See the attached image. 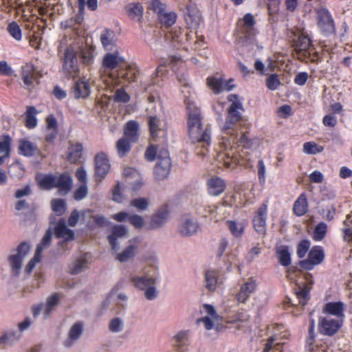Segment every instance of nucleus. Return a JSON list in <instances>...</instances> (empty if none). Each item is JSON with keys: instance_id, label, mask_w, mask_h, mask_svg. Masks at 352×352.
Returning a JSON list of instances; mask_svg holds the SVG:
<instances>
[{"instance_id": "cd10ccee", "label": "nucleus", "mask_w": 352, "mask_h": 352, "mask_svg": "<svg viewBox=\"0 0 352 352\" xmlns=\"http://www.w3.org/2000/svg\"><path fill=\"white\" fill-rule=\"evenodd\" d=\"M185 21L189 28L192 30L198 28L201 22L199 11L195 7H188L186 14H185Z\"/></svg>"}, {"instance_id": "9b49d317", "label": "nucleus", "mask_w": 352, "mask_h": 352, "mask_svg": "<svg viewBox=\"0 0 352 352\" xmlns=\"http://www.w3.org/2000/svg\"><path fill=\"white\" fill-rule=\"evenodd\" d=\"M343 322L340 319L333 318L331 316L320 317L318 328L320 333L324 336H332L342 327Z\"/></svg>"}, {"instance_id": "f8f14e48", "label": "nucleus", "mask_w": 352, "mask_h": 352, "mask_svg": "<svg viewBox=\"0 0 352 352\" xmlns=\"http://www.w3.org/2000/svg\"><path fill=\"white\" fill-rule=\"evenodd\" d=\"M170 211L167 204L160 206L150 217L148 228L158 230L162 228L170 218Z\"/></svg>"}, {"instance_id": "4c0bfd02", "label": "nucleus", "mask_w": 352, "mask_h": 352, "mask_svg": "<svg viewBox=\"0 0 352 352\" xmlns=\"http://www.w3.org/2000/svg\"><path fill=\"white\" fill-rule=\"evenodd\" d=\"M218 273L215 270H208L205 274V287L210 292L217 288Z\"/></svg>"}, {"instance_id": "8fccbe9b", "label": "nucleus", "mask_w": 352, "mask_h": 352, "mask_svg": "<svg viewBox=\"0 0 352 352\" xmlns=\"http://www.w3.org/2000/svg\"><path fill=\"white\" fill-rule=\"evenodd\" d=\"M20 153L25 156H32L36 151V146L28 140L20 141Z\"/></svg>"}, {"instance_id": "4468645a", "label": "nucleus", "mask_w": 352, "mask_h": 352, "mask_svg": "<svg viewBox=\"0 0 352 352\" xmlns=\"http://www.w3.org/2000/svg\"><path fill=\"white\" fill-rule=\"evenodd\" d=\"M267 217V205L263 204L254 212L252 219L255 231L260 235L265 236L266 233V219Z\"/></svg>"}, {"instance_id": "f3484780", "label": "nucleus", "mask_w": 352, "mask_h": 352, "mask_svg": "<svg viewBox=\"0 0 352 352\" xmlns=\"http://www.w3.org/2000/svg\"><path fill=\"white\" fill-rule=\"evenodd\" d=\"M257 285L256 280L253 278L248 279L241 285L240 289L236 295L237 301L240 303H246L250 296L255 292Z\"/></svg>"}, {"instance_id": "473e14b6", "label": "nucleus", "mask_w": 352, "mask_h": 352, "mask_svg": "<svg viewBox=\"0 0 352 352\" xmlns=\"http://www.w3.org/2000/svg\"><path fill=\"white\" fill-rule=\"evenodd\" d=\"M22 77L27 88H31L36 79L35 69L33 65L28 63L22 68Z\"/></svg>"}, {"instance_id": "338daca9", "label": "nucleus", "mask_w": 352, "mask_h": 352, "mask_svg": "<svg viewBox=\"0 0 352 352\" xmlns=\"http://www.w3.org/2000/svg\"><path fill=\"white\" fill-rule=\"evenodd\" d=\"M280 82L276 74H271L266 79V85L270 90H276L280 86Z\"/></svg>"}, {"instance_id": "f257e3e1", "label": "nucleus", "mask_w": 352, "mask_h": 352, "mask_svg": "<svg viewBox=\"0 0 352 352\" xmlns=\"http://www.w3.org/2000/svg\"><path fill=\"white\" fill-rule=\"evenodd\" d=\"M228 100L232 102V104L228 109L226 121L221 125L223 135L217 148L215 161L219 168L233 169L239 163L240 157H243L241 154H239L240 146L250 148L253 142L245 133L241 135L240 139L237 138L234 127L241 119L240 111L243 107L234 94L229 95Z\"/></svg>"}, {"instance_id": "c9c22d12", "label": "nucleus", "mask_w": 352, "mask_h": 352, "mask_svg": "<svg viewBox=\"0 0 352 352\" xmlns=\"http://www.w3.org/2000/svg\"><path fill=\"white\" fill-rule=\"evenodd\" d=\"M138 131V123L133 120L129 121L124 126V136L131 142H136L139 137Z\"/></svg>"}, {"instance_id": "b1692460", "label": "nucleus", "mask_w": 352, "mask_h": 352, "mask_svg": "<svg viewBox=\"0 0 352 352\" xmlns=\"http://www.w3.org/2000/svg\"><path fill=\"white\" fill-rule=\"evenodd\" d=\"M128 234L127 228L122 225H115L111 228V233L108 236V241L113 250H118L120 244L118 239L124 238Z\"/></svg>"}, {"instance_id": "f704fd0d", "label": "nucleus", "mask_w": 352, "mask_h": 352, "mask_svg": "<svg viewBox=\"0 0 352 352\" xmlns=\"http://www.w3.org/2000/svg\"><path fill=\"white\" fill-rule=\"evenodd\" d=\"M308 210L307 198L305 193H302L295 201L293 210L296 215L300 217L304 215Z\"/></svg>"}, {"instance_id": "864d4df0", "label": "nucleus", "mask_w": 352, "mask_h": 352, "mask_svg": "<svg viewBox=\"0 0 352 352\" xmlns=\"http://www.w3.org/2000/svg\"><path fill=\"white\" fill-rule=\"evenodd\" d=\"M7 30L10 36L17 41L22 40V31L20 26L15 21L10 23L8 25Z\"/></svg>"}, {"instance_id": "aec40b11", "label": "nucleus", "mask_w": 352, "mask_h": 352, "mask_svg": "<svg viewBox=\"0 0 352 352\" xmlns=\"http://www.w3.org/2000/svg\"><path fill=\"white\" fill-rule=\"evenodd\" d=\"M232 79L226 81L222 78L208 77L207 85L214 93L219 94L224 91L232 90L234 87V85L232 84Z\"/></svg>"}, {"instance_id": "bf43d9fd", "label": "nucleus", "mask_w": 352, "mask_h": 352, "mask_svg": "<svg viewBox=\"0 0 352 352\" xmlns=\"http://www.w3.org/2000/svg\"><path fill=\"white\" fill-rule=\"evenodd\" d=\"M130 205L139 211H144L148 208L149 200L145 197H139L132 199Z\"/></svg>"}, {"instance_id": "20e7f679", "label": "nucleus", "mask_w": 352, "mask_h": 352, "mask_svg": "<svg viewBox=\"0 0 352 352\" xmlns=\"http://www.w3.org/2000/svg\"><path fill=\"white\" fill-rule=\"evenodd\" d=\"M126 188H122L118 183L112 190V199L118 203H122L129 193L138 191L142 186V179L140 173L134 168H126L124 170Z\"/></svg>"}, {"instance_id": "7ed1b4c3", "label": "nucleus", "mask_w": 352, "mask_h": 352, "mask_svg": "<svg viewBox=\"0 0 352 352\" xmlns=\"http://www.w3.org/2000/svg\"><path fill=\"white\" fill-rule=\"evenodd\" d=\"M129 280L137 290L143 292L146 300L151 301L158 297L159 273L154 267H145L140 274H131Z\"/></svg>"}, {"instance_id": "37998d69", "label": "nucleus", "mask_w": 352, "mask_h": 352, "mask_svg": "<svg viewBox=\"0 0 352 352\" xmlns=\"http://www.w3.org/2000/svg\"><path fill=\"white\" fill-rule=\"evenodd\" d=\"M249 320V316L243 312L234 314L233 316L228 319L227 323L233 324L238 329H242Z\"/></svg>"}, {"instance_id": "774afa93", "label": "nucleus", "mask_w": 352, "mask_h": 352, "mask_svg": "<svg viewBox=\"0 0 352 352\" xmlns=\"http://www.w3.org/2000/svg\"><path fill=\"white\" fill-rule=\"evenodd\" d=\"M52 210L58 215L63 214L65 210V202L63 199H54L52 201Z\"/></svg>"}, {"instance_id": "0eeeda50", "label": "nucleus", "mask_w": 352, "mask_h": 352, "mask_svg": "<svg viewBox=\"0 0 352 352\" xmlns=\"http://www.w3.org/2000/svg\"><path fill=\"white\" fill-rule=\"evenodd\" d=\"M31 246L27 242L19 245L16 250L8 258L11 272L14 276H18L21 270L23 261L30 251Z\"/></svg>"}, {"instance_id": "6ab92c4d", "label": "nucleus", "mask_w": 352, "mask_h": 352, "mask_svg": "<svg viewBox=\"0 0 352 352\" xmlns=\"http://www.w3.org/2000/svg\"><path fill=\"white\" fill-rule=\"evenodd\" d=\"M91 93L89 79L83 77L76 80L72 87V94L76 98H85Z\"/></svg>"}, {"instance_id": "7c9ffc66", "label": "nucleus", "mask_w": 352, "mask_h": 352, "mask_svg": "<svg viewBox=\"0 0 352 352\" xmlns=\"http://www.w3.org/2000/svg\"><path fill=\"white\" fill-rule=\"evenodd\" d=\"M21 338V333L12 329L7 330L0 336V346H13Z\"/></svg>"}, {"instance_id": "13d9d810", "label": "nucleus", "mask_w": 352, "mask_h": 352, "mask_svg": "<svg viewBox=\"0 0 352 352\" xmlns=\"http://www.w3.org/2000/svg\"><path fill=\"white\" fill-rule=\"evenodd\" d=\"M161 23L166 26L172 25L176 21V14L174 12H167L166 10L158 15Z\"/></svg>"}, {"instance_id": "9d476101", "label": "nucleus", "mask_w": 352, "mask_h": 352, "mask_svg": "<svg viewBox=\"0 0 352 352\" xmlns=\"http://www.w3.org/2000/svg\"><path fill=\"white\" fill-rule=\"evenodd\" d=\"M170 159L167 149L162 148V152L157 154V160L154 169V175L158 180L166 179L170 169Z\"/></svg>"}, {"instance_id": "49530a36", "label": "nucleus", "mask_w": 352, "mask_h": 352, "mask_svg": "<svg viewBox=\"0 0 352 352\" xmlns=\"http://www.w3.org/2000/svg\"><path fill=\"white\" fill-rule=\"evenodd\" d=\"M314 336L309 335L307 338V349L309 352H332V351L325 344L320 345L314 344Z\"/></svg>"}, {"instance_id": "a19ab883", "label": "nucleus", "mask_w": 352, "mask_h": 352, "mask_svg": "<svg viewBox=\"0 0 352 352\" xmlns=\"http://www.w3.org/2000/svg\"><path fill=\"white\" fill-rule=\"evenodd\" d=\"M349 223H352V212L346 216L342 228L344 241L352 248V229L350 228Z\"/></svg>"}, {"instance_id": "4d7b16f0", "label": "nucleus", "mask_w": 352, "mask_h": 352, "mask_svg": "<svg viewBox=\"0 0 352 352\" xmlns=\"http://www.w3.org/2000/svg\"><path fill=\"white\" fill-rule=\"evenodd\" d=\"M36 110L33 107L28 108L26 111V119L25 123L26 126L29 129L34 128L37 124V120L36 118Z\"/></svg>"}, {"instance_id": "09e8293b", "label": "nucleus", "mask_w": 352, "mask_h": 352, "mask_svg": "<svg viewBox=\"0 0 352 352\" xmlns=\"http://www.w3.org/2000/svg\"><path fill=\"white\" fill-rule=\"evenodd\" d=\"M189 338V331L187 330H182L177 332L173 337V342L175 347L181 349L186 345Z\"/></svg>"}, {"instance_id": "5fc2aeb1", "label": "nucleus", "mask_w": 352, "mask_h": 352, "mask_svg": "<svg viewBox=\"0 0 352 352\" xmlns=\"http://www.w3.org/2000/svg\"><path fill=\"white\" fill-rule=\"evenodd\" d=\"M89 213H90L89 210H82L81 212L76 210H74L68 219V224L72 227H74L80 219L84 220Z\"/></svg>"}, {"instance_id": "412c9836", "label": "nucleus", "mask_w": 352, "mask_h": 352, "mask_svg": "<svg viewBox=\"0 0 352 352\" xmlns=\"http://www.w3.org/2000/svg\"><path fill=\"white\" fill-rule=\"evenodd\" d=\"M345 309V304L341 301L330 302L324 306L323 312L327 316H333V318L340 319L341 321L344 322Z\"/></svg>"}, {"instance_id": "6e6552de", "label": "nucleus", "mask_w": 352, "mask_h": 352, "mask_svg": "<svg viewBox=\"0 0 352 352\" xmlns=\"http://www.w3.org/2000/svg\"><path fill=\"white\" fill-rule=\"evenodd\" d=\"M199 228V223L195 217L185 214L180 217L177 230L180 236L190 237L195 235Z\"/></svg>"}, {"instance_id": "603ef678", "label": "nucleus", "mask_w": 352, "mask_h": 352, "mask_svg": "<svg viewBox=\"0 0 352 352\" xmlns=\"http://www.w3.org/2000/svg\"><path fill=\"white\" fill-rule=\"evenodd\" d=\"M324 148L314 142H307L303 144L302 151L308 155H316L323 151Z\"/></svg>"}, {"instance_id": "5701e85b", "label": "nucleus", "mask_w": 352, "mask_h": 352, "mask_svg": "<svg viewBox=\"0 0 352 352\" xmlns=\"http://www.w3.org/2000/svg\"><path fill=\"white\" fill-rule=\"evenodd\" d=\"M110 170L109 160L104 153H100L95 157V171L97 178L103 179Z\"/></svg>"}, {"instance_id": "58836bf2", "label": "nucleus", "mask_w": 352, "mask_h": 352, "mask_svg": "<svg viewBox=\"0 0 352 352\" xmlns=\"http://www.w3.org/2000/svg\"><path fill=\"white\" fill-rule=\"evenodd\" d=\"M126 11L130 18L140 21L143 15L144 8L140 3H131L126 6Z\"/></svg>"}, {"instance_id": "dca6fc26", "label": "nucleus", "mask_w": 352, "mask_h": 352, "mask_svg": "<svg viewBox=\"0 0 352 352\" xmlns=\"http://www.w3.org/2000/svg\"><path fill=\"white\" fill-rule=\"evenodd\" d=\"M63 68L69 76H74L78 71L76 52L72 47H68L65 52Z\"/></svg>"}, {"instance_id": "ea45409f", "label": "nucleus", "mask_w": 352, "mask_h": 352, "mask_svg": "<svg viewBox=\"0 0 352 352\" xmlns=\"http://www.w3.org/2000/svg\"><path fill=\"white\" fill-rule=\"evenodd\" d=\"M89 266V261L85 255L74 261L69 265L70 272L73 274L80 273Z\"/></svg>"}, {"instance_id": "c756f323", "label": "nucleus", "mask_w": 352, "mask_h": 352, "mask_svg": "<svg viewBox=\"0 0 352 352\" xmlns=\"http://www.w3.org/2000/svg\"><path fill=\"white\" fill-rule=\"evenodd\" d=\"M207 186L208 193L210 195L218 196L224 191L226 184L221 178L213 177L208 180Z\"/></svg>"}, {"instance_id": "1a4fd4ad", "label": "nucleus", "mask_w": 352, "mask_h": 352, "mask_svg": "<svg viewBox=\"0 0 352 352\" xmlns=\"http://www.w3.org/2000/svg\"><path fill=\"white\" fill-rule=\"evenodd\" d=\"M203 310L206 314L197 320L201 322L207 330L216 329L219 331L222 322V318L217 313L214 307L210 305H204Z\"/></svg>"}, {"instance_id": "6e6d98bb", "label": "nucleus", "mask_w": 352, "mask_h": 352, "mask_svg": "<svg viewBox=\"0 0 352 352\" xmlns=\"http://www.w3.org/2000/svg\"><path fill=\"white\" fill-rule=\"evenodd\" d=\"M9 173L12 177L21 179L24 176L25 168L19 162L12 163L9 167Z\"/></svg>"}, {"instance_id": "79ce46f5", "label": "nucleus", "mask_w": 352, "mask_h": 352, "mask_svg": "<svg viewBox=\"0 0 352 352\" xmlns=\"http://www.w3.org/2000/svg\"><path fill=\"white\" fill-rule=\"evenodd\" d=\"M276 252L280 264L283 266H288L291 263V251L286 245H280L277 248Z\"/></svg>"}, {"instance_id": "bb28decb", "label": "nucleus", "mask_w": 352, "mask_h": 352, "mask_svg": "<svg viewBox=\"0 0 352 352\" xmlns=\"http://www.w3.org/2000/svg\"><path fill=\"white\" fill-rule=\"evenodd\" d=\"M148 126L151 135L154 140L158 138L161 133H165L166 130V123L157 116L149 117Z\"/></svg>"}, {"instance_id": "c85d7f7f", "label": "nucleus", "mask_w": 352, "mask_h": 352, "mask_svg": "<svg viewBox=\"0 0 352 352\" xmlns=\"http://www.w3.org/2000/svg\"><path fill=\"white\" fill-rule=\"evenodd\" d=\"M84 325L81 322H77L70 327L67 338L64 341V345L69 347L72 346L82 336Z\"/></svg>"}, {"instance_id": "3c124183", "label": "nucleus", "mask_w": 352, "mask_h": 352, "mask_svg": "<svg viewBox=\"0 0 352 352\" xmlns=\"http://www.w3.org/2000/svg\"><path fill=\"white\" fill-rule=\"evenodd\" d=\"M82 146L80 144L72 145L68 149V159L70 162L75 163L81 157Z\"/></svg>"}, {"instance_id": "e433bc0d", "label": "nucleus", "mask_w": 352, "mask_h": 352, "mask_svg": "<svg viewBox=\"0 0 352 352\" xmlns=\"http://www.w3.org/2000/svg\"><path fill=\"white\" fill-rule=\"evenodd\" d=\"M227 227L234 237H241L246 226V223L244 221H234L228 220L226 221Z\"/></svg>"}, {"instance_id": "e2e57ef3", "label": "nucleus", "mask_w": 352, "mask_h": 352, "mask_svg": "<svg viewBox=\"0 0 352 352\" xmlns=\"http://www.w3.org/2000/svg\"><path fill=\"white\" fill-rule=\"evenodd\" d=\"M148 7L159 15L166 10V6L161 0H150Z\"/></svg>"}, {"instance_id": "4be33fe9", "label": "nucleus", "mask_w": 352, "mask_h": 352, "mask_svg": "<svg viewBox=\"0 0 352 352\" xmlns=\"http://www.w3.org/2000/svg\"><path fill=\"white\" fill-rule=\"evenodd\" d=\"M318 14V25L324 33H331L334 30L333 21L328 10L319 9Z\"/></svg>"}, {"instance_id": "2f4dec72", "label": "nucleus", "mask_w": 352, "mask_h": 352, "mask_svg": "<svg viewBox=\"0 0 352 352\" xmlns=\"http://www.w3.org/2000/svg\"><path fill=\"white\" fill-rule=\"evenodd\" d=\"M100 42L107 51H113L116 47L115 33L113 31L105 29L100 36Z\"/></svg>"}, {"instance_id": "de8ad7c7", "label": "nucleus", "mask_w": 352, "mask_h": 352, "mask_svg": "<svg viewBox=\"0 0 352 352\" xmlns=\"http://www.w3.org/2000/svg\"><path fill=\"white\" fill-rule=\"evenodd\" d=\"M129 139L123 136L116 142V150L120 157H124L131 149V143Z\"/></svg>"}, {"instance_id": "052dcab7", "label": "nucleus", "mask_w": 352, "mask_h": 352, "mask_svg": "<svg viewBox=\"0 0 352 352\" xmlns=\"http://www.w3.org/2000/svg\"><path fill=\"white\" fill-rule=\"evenodd\" d=\"M47 128L51 131V133L47 135V139L52 140L57 134V123L55 118L53 116L47 117Z\"/></svg>"}, {"instance_id": "680f3d73", "label": "nucleus", "mask_w": 352, "mask_h": 352, "mask_svg": "<svg viewBox=\"0 0 352 352\" xmlns=\"http://www.w3.org/2000/svg\"><path fill=\"white\" fill-rule=\"evenodd\" d=\"M327 226L324 223L318 224L314 231L313 238L315 241H321L325 236Z\"/></svg>"}, {"instance_id": "a211bd4d", "label": "nucleus", "mask_w": 352, "mask_h": 352, "mask_svg": "<svg viewBox=\"0 0 352 352\" xmlns=\"http://www.w3.org/2000/svg\"><path fill=\"white\" fill-rule=\"evenodd\" d=\"M296 50L298 58L307 61L314 51V49L311 47L310 39L304 34L300 35L296 43Z\"/></svg>"}, {"instance_id": "423d86ee", "label": "nucleus", "mask_w": 352, "mask_h": 352, "mask_svg": "<svg viewBox=\"0 0 352 352\" xmlns=\"http://www.w3.org/2000/svg\"><path fill=\"white\" fill-rule=\"evenodd\" d=\"M62 296L58 293L50 295L45 302L36 304L32 307L34 318H38L41 314L44 320L48 319L60 302Z\"/></svg>"}, {"instance_id": "ddd939ff", "label": "nucleus", "mask_w": 352, "mask_h": 352, "mask_svg": "<svg viewBox=\"0 0 352 352\" xmlns=\"http://www.w3.org/2000/svg\"><path fill=\"white\" fill-rule=\"evenodd\" d=\"M52 238V232L48 230L43 236L41 242L38 245L34 257L29 261L25 267V272L30 274L36 265L41 261V254L45 249L50 247Z\"/></svg>"}, {"instance_id": "c03bdc74", "label": "nucleus", "mask_w": 352, "mask_h": 352, "mask_svg": "<svg viewBox=\"0 0 352 352\" xmlns=\"http://www.w3.org/2000/svg\"><path fill=\"white\" fill-rule=\"evenodd\" d=\"M138 69L131 65H128L125 70H120L119 76L121 77L125 82L129 83L135 82L138 78Z\"/></svg>"}, {"instance_id": "a18cd8bd", "label": "nucleus", "mask_w": 352, "mask_h": 352, "mask_svg": "<svg viewBox=\"0 0 352 352\" xmlns=\"http://www.w3.org/2000/svg\"><path fill=\"white\" fill-rule=\"evenodd\" d=\"M125 328L124 320L121 317H113L108 324V329L113 333H122Z\"/></svg>"}, {"instance_id": "393cba45", "label": "nucleus", "mask_w": 352, "mask_h": 352, "mask_svg": "<svg viewBox=\"0 0 352 352\" xmlns=\"http://www.w3.org/2000/svg\"><path fill=\"white\" fill-rule=\"evenodd\" d=\"M124 62V57L120 54L118 50L116 48L112 52L104 55L102 60V66L107 69L113 70Z\"/></svg>"}, {"instance_id": "2eb2a0df", "label": "nucleus", "mask_w": 352, "mask_h": 352, "mask_svg": "<svg viewBox=\"0 0 352 352\" xmlns=\"http://www.w3.org/2000/svg\"><path fill=\"white\" fill-rule=\"evenodd\" d=\"M324 258L323 249L320 246H315L311 249L308 258L300 262L302 267L306 270H312L315 265L321 263Z\"/></svg>"}, {"instance_id": "72a5a7b5", "label": "nucleus", "mask_w": 352, "mask_h": 352, "mask_svg": "<svg viewBox=\"0 0 352 352\" xmlns=\"http://www.w3.org/2000/svg\"><path fill=\"white\" fill-rule=\"evenodd\" d=\"M55 234L58 238H63L65 241H72L74 239V232L69 229L64 221H59L55 227Z\"/></svg>"}, {"instance_id": "f03ea898", "label": "nucleus", "mask_w": 352, "mask_h": 352, "mask_svg": "<svg viewBox=\"0 0 352 352\" xmlns=\"http://www.w3.org/2000/svg\"><path fill=\"white\" fill-rule=\"evenodd\" d=\"M185 103L188 112L189 136L194 143L197 142L203 148H206L210 143V131L208 129H203L200 110L195 102L187 98Z\"/></svg>"}, {"instance_id": "39448f33", "label": "nucleus", "mask_w": 352, "mask_h": 352, "mask_svg": "<svg viewBox=\"0 0 352 352\" xmlns=\"http://www.w3.org/2000/svg\"><path fill=\"white\" fill-rule=\"evenodd\" d=\"M36 179L39 187L44 190H50L57 188L60 195L67 194L72 188V179L67 174H62L58 176L52 175H37Z\"/></svg>"}, {"instance_id": "69168bd1", "label": "nucleus", "mask_w": 352, "mask_h": 352, "mask_svg": "<svg viewBox=\"0 0 352 352\" xmlns=\"http://www.w3.org/2000/svg\"><path fill=\"white\" fill-rule=\"evenodd\" d=\"M11 144V138L9 136H3L0 138V153H6V156L9 155L10 148Z\"/></svg>"}, {"instance_id": "0e129e2a", "label": "nucleus", "mask_w": 352, "mask_h": 352, "mask_svg": "<svg viewBox=\"0 0 352 352\" xmlns=\"http://www.w3.org/2000/svg\"><path fill=\"white\" fill-rule=\"evenodd\" d=\"M309 289L307 287H300L299 290L296 292V296L299 300V302L305 306L309 299Z\"/></svg>"}, {"instance_id": "a878e982", "label": "nucleus", "mask_w": 352, "mask_h": 352, "mask_svg": "<svg viewBox=\"0 0 352 352\" xmlns=\"http://www.w3.org/2000/svg\"><path fill=\"white\" fill-rule=\"evenodd\" d=\"M138 248V242L135 241H130L125 248L117 254L116 260L120 263H126L134 258L137 255Z\"/></svg>"}]
</instances>
